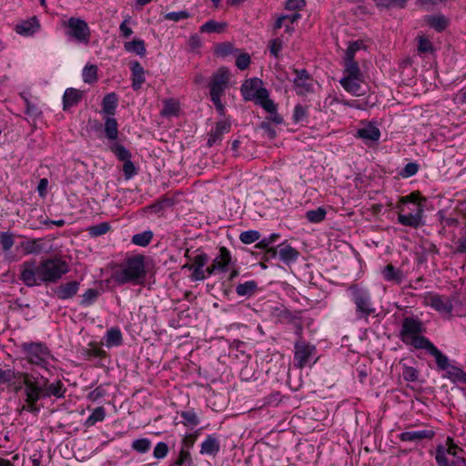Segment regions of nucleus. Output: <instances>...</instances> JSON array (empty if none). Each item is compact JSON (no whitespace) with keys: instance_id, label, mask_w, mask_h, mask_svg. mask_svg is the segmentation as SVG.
I'll return each mask as SVG.
<instances>
[{"instance_id":"nucleus-1","label":"nucleus","mask_w":466,"mask_h":466,"mask_svg":"<svg viewBox=\"0 0 466 466\" xmlns=\"http://www.w3.org/2000/svg\"><path fill=\"white\" fill-rule=\"evenodd\" d=\"M69 271L67 263L58 258H46L39 263L35 259L20 265V280L28 288L41 283H56Z\"/></svg>"},{"instance_id":"nucleus-2","label":"nucleus","mask_w":466,"mask_h":466,"mask_svg":"<svg viewBox=\"0 0 466 466\" xmlns=\"http://www.w3.org/2000/svg\"><path fill=\"white\" fill-rule=\"evenodd\" d=\"M426 198L418 192L401 197L397 204L398 222L405 227L418 228L424 224L423 212Z\"/></svg>"},{"instance_id":"nucleus-3","label":"nucleus","mask_w":466,"mask_h":466,"mask_svg":"<svg viewBox=\"0 0 466 466\" xmlns=\"http://www.w3.org/2000/svg\"><path fill=\"white\" fill-rule=\"evenodd\" d=\"M146 257L138 254L126 258L115 271L114 280L118 285H142L147 278Z\"/></svg>"},{"instance_id":"nucleus-4","label":"nucleus","mask_w":466,"mask_h":466,"mask_svg":"<svg viewBox=\"0 0 466 466\" xmlns=\"http://www.w3.org/2000/svg\"><path fill=\"white\" fill-rule=\"evenodd\" d=\"M24 359L31 365L42 370H49L53 359L51 350L47 345L41 341H27L19 345Z\"/></svg>"},{"instance_id":"nucleus-5","label":"nucleus","mask_w":466,"mask_h":466,"mask_svg":"<svg viewBox=\"0 0 466 466\" xmlns=\"http://www.w3.org/2000/svg\"><path fill=\"white\" fill-rule=\"evenodd\" d=\"M348 293L355 305V315L357 319H368L376 311L371 295L368 289L357 284L350 285Z\"/></svg>"},{"instance_id":"nucleus-6","label":"nucleus","mask_w":466,"mask_h":466,"mask_svg":"<svg viewBox=\"0 0 466 466\" xmlns=\"http://www.w3.org/2000/svg\"><path fill=\"white\" fill-rule=\"evenodd\" d=\"M230 73L225 66L219 67L213 73L209 82V95L216 110L220 116L225 114V106L222 104L221 96L224 95L229 82Z\"/></svg>"},{"instance_id":"nucleus-7","label":"nucleus","mask_w":466,"mask_h":466,"mask_svg":"<svg viewBox=\"0 0 466 466\" xmlns=\"http://www.w3.org/2000/svg\"><path fill=\"white\" fill-rule=\"evenodd\" d=\"M422 332V323L420 319L407 317L403 319L400 337L403 343L410 345L416 349H423L424 347L419 346L420 339L429 340L426 337L420 336Z\"/></svg>"},{"instance_id":"nucleus-8","label":"nucleus","mask_w":466,"mask_h":466,"mask_svg":"<svg viewBox=\"0 0 466 466\" xmlns=\"http://www.w3.org/2000/svg\"><path fill=\"white\" fill-rule=\"evenodd\" d=\"M316 346L301 339L294 343V365L299 369L310 366L317 362Z\"/></svg>"},{"instance_id":"nucleus-9","label":"nucleus","mask_w":466,"mask_h":466,"mask_svg":"<svg viewBox=\"0 0 466 466\" xmlns=\"http://www.w3.org/2000/svg\"><path fill=\"white\" fill-rule=\"evenodd\" d=\"M241 94L245 100L255 101L258 106L269 98L268 91L262 86V81L257 77L248 79L242 84Z\"/></svg>"},{"instance_id":"nucleus-10","label":"nucleus","mask_w":466,"mask_h":466,"mask_svg":"<svg viewBox=\"0 0 466 466\" xmlns=\"http://www.w3.org/2000/svg\"><path fill=\"white\" fill-rule=\"evenodd\" d=\"M65 25L67 28L66 35L70 38L75 39L78 43L87 44L89 42L90 28L85 20L70 17Z\"/></svg>"},{"instance_id":"nucleus-11","label":"nucleus","mask_w":466,"mask_h":466,"mask_svg":"<svg viewBox=\"0 0 466 466\" xmlns=\"http://www.w3.org/2000/svg\"><path fill=\"white\" fill-rule=\"evenodd\" d=\"M425 304L445 316L451 315L453 310L452 299L438 293H429L425 297Z\"/></svg>"},{"instance_id":"nucleus-12","label":"nucleus","mask_w":466,"mask_h":466,"mask_svg":"<svg viewBox=\"0 0 466 466\" xmlns=\"http://www.w3.org/2000/svg\"><path fill=\"white\" fill-rule=\"evenodd\" d=\"M296 77L293 80L294 89L299 96L313 93L314 80L306 69H295Z\"/></svg>"},{"instance_id":"nucleus-13","label":"nucleus","mask_w":466,"mask_h":466,"mask_svg":"<svg viewBox=\"0 0 466 466\" xmlns=\"http://www.w3.org/2000/svg\"><path fill=\"white\" fill-rule=\"evenodd\" d=\"M268 252L272 253V256L278 254L280 261L288 266L295 263L299 257V252L286 242L279 245L278 250L276 248H269Z\"/></svg>"},{"instance_id":"nucleus-14","label":"nucleus","mask_w":466,"mask_h":466,"mask_svg":"<svg viewBox=\"0 0 466 466\" xmlns=\"http://www.w3.org/2000/svg\"><path fill=\"white\" fill-rule=\"evenodd\" d=\"M231 129V122L228 119H223L217 122L216 127L211 129L207 141V145L208 147H211L218 143H220L223 139V136L230 132Z\"/></svg>"},{"instance_id":"nucleus-15","label":"nucleus","mask_w":466,"mask_h":466,"mask_svg":"<svg viewBox=\"0 0 466 466\" xmlns=\"http://www.w3.org/2000/svg\"><path fill=\"white\" fill-rule=\"evenodd\" d=\"M356 137L362 139L366 145L376 143L380 138V131L376 123L369 122L357 130Z\"/></svg>"},{"instance_id":"nucleus-16","label":"nucleus","mask_w":466,"mask_h":466,"mask_svg":"<svg viewBox=\"0 0 466 466\" xmlns=\"http://www.w3.org/2000/svg\"><path fill=\"white\" fill-rule=\"evenodd\" d=\"M419 346L424 347L423 350H426L429 354L433 356L435 358L437 366L441 370H447L448 368L451 366L449 363V359L447 356H445L433 343H431L430 340H421Z\"/></svg>"},{"instance_id":"nucleus-17","label":"nucleus","mask_w":466,"mask_h":466,"mask_svg":"<svg viewBox=\"0 0 466 466\" xmlns=\"http://www.w3.org/2000/svg\"><path fill=\"white\" fill-rule=\"evenodd\" d=\"M24 384H25V402H37L43 397V388L34 383L29 374H24Z\"/></svg>"},{"instance_id":"nucleus-18","label":"nucleus","mask_w":466,"mask_h":466,"mask_svg":"<svg viewBox=\"0 0 466 466\" xmlns=\"http://www.w3.org/2000/svg\"><path fill=\"white\" fill-rule=\"evenodd\" d=\"M80 283L76 280L68 281L58 285L54 293L57 299L66 300L74 298L78 292Z\"/></svg>"},{"instance_id":"nucleus-19","label":"nucleus","mask_w":466,"mask_h":466,"mask_svg":"<svg viewBox=\"0 0 466 466\" xmlns=\"http://www.w3.org/2000/svg\"><path fill=\"white\" fill-rule=\"evenodd\" d=\"M42 388L44 398H50L54 396L57 399H61L65 397V393L66 391L64 383L60 380L48 384V380L45 379Z\"/></svg>"},{"instance_id":"nucleus-20","label":"nucleus","mask_w":466,"mask_h":466,"mask_svg":"<svg viewBox=\"0 0 466 466\" xmlns=\"http://www.w3.org/2000/svg\"><path fill=\"white\" fill-rule=\"evenodd\" d=\"M213 263L218 273L228 271L232 264L230 251L227 248L221 247L218 256L214 258Z\"/></svg>"},{"instance_id":"nucleus-21","label":"nucleus","mask_w":466,"mask_h":466,"mask_svg":"<svg viewBox=\"0 0 466 466\" xmlns=\"http://www.w3.org/2000/svg\"><path fill=\"white\" fill-rule=\"evenodd\" d=\"M129 67L132 79L131 86L135 91H137L146 81V71L138 61H132Z\"/></svg>"},{"instance_id":"nucleus-22","label":"nucleus","mask_w":466,"mask_h":466,"mask_svg":"<svg viewBox=\"0 0 466 466\" xmlns=\"http://www.w3.org/2000/svg\"><path fill=\"white\" fill-rule=\"evenodd\" d=\"M434 431L431 430L403 431L399 435V439L401 441L417 442L421 440H431L434 437Z\"/></svg>"},{"instance_id":"nucleus-23","label":"nucleus","mask_w":466,"mask_h":466,"mask_svg":"<svg viewBox=\"0 0 466 466\" xmlns=\"http://www.w3.org/2000/svg\"><path fill=\"white\" fill-rule=\"evenodd\" d=\"M220 450V442L214 434H209L203 441L200 447V454L202 455H209L215 456L218 453Z\"/></svg>"},{"instance_id":"nucleus-24","label":"nucleus","mask_w":466,"mask_h":466,"mask_svg":"<svg viewBox=\"0 0 466 466\" xmlns=\"http://www.w3.org/2000/svg\"><path fill=\"white\" fill-rule=\"evenodd\" d=\"M363 82V77H349L343 76L339 83L341 86L349 93L353 96H361L363 93L361 92V83Z\"/></svg>"},{"instance_id":"nucleus-25","label":"nucleus","mask_w":466,"mask_h":466,"mask_svg":"<svg viewBox=\"0 0 466 466\" xmlns=\"http://www.w3.org/2000/svg\"><path fill=\"white\" fill-rule=\"evenodd\" d=\"M82 92L78 89L69 87L66 88L63 96V109L65 111L76 106L82 99Z\"/></svg>"},{"instance_id":"nucleus-26","label":"nucleus","mask_w":466,"mask_h":466,"mask_svg":"<svg viewBox=\"0 0 466 466\" xmlns=\"http://www.w3.org/2000/svg\"><path fill=\"white\" fill-rule=\"evenodd\" d=\"M40 27L39 22L35 16L23 21L16 25L15 31L21 35L29 36L35 34Z\"/></svg>"},{"instance_id":"nucleus-27","label":"nucleus","mask_w":466,"mask_h":466,"mask_svg":"<svg viewBox=\"0 0 466 466\" xmlns=\"http://www.w3.org/2000/svg\"><path fill=\"white\" fill-rule=\"evenodd\" d=\"M260 106L268 113V119L276 125L283 123V117L277 111V105L270 98L260 103Z\"/></svg>"},{"instance_id":"nucleus-28","label":"nucleus","mask_w":466,"mask_h":466,"mask_svg":"<svg viewBox=\"0 0 466 466\" xmlns=\"http://www.w3.org/2000/svg\"><path fill=\"white\" fill-rule=\"evenodd\" d=\"M439 454L444 456L446 460L456 459V457H464V451L461 449L457 444L445 448L442 445H440L436 449L435 461H437V458Z\"/></svg>"},{"instance_id":"nucleus-29","label":"nucleus","mask_w":466,"mask_h":466,"mask_svg":"<svg viewBox=\"0 0 466 466\" xmlns=\"http://www.w3.org/2000/svg\"><path fill=\"white\" fill-rule=\"evenodd\" d=\"M104 132L108 140L115 141L118 137V123L114 116L104 118Z\"/></svg>"},{"instance_id":"nucleus-30","label":"nucleus","mask_w":466,"mask_h":466,"mask_svg":"<svg viewBox=\"0 0 466 466\" xmlns=\"http://www.w3.org/2000/svg\"><path fill=\"white\" fill-rule=\"evenodd\" d=\"M385 280L400 284L403 280V273L400 268H396L393 265L388 264L381 271Z\"/></svg>"},{"instance_id":"nucleus-31","label":"nucleus","mask_w":466,"mask_h":466,"mask_svg":"<svg viewBox=\"0 0 466 466\" xmlns=\"http://www.w3.org/2000/svg\"><path fill=\"white\" fill-rule=\"evenodd\" d=\"M117 96L114 92L106 94L102 101V112L106 114V116H114L117 107Z\"/></svg>"},{"instance_id":"nucleus-32","label":"nucleus","mask_w":466,"mask_h":466,"mask_svg":"<svg viewBox=\"0 0 466 466\" xmlns=\"http://www.w3.org/2000/svg\"><path fill=\"white\" fill-rule=\"evenodd\" d=\"M258 282L255 280H248L244 283H239L236 287V292L240 297H245L247 299L251 298L258 291Z\"/></svg>"},{"instance_id":"nucleus-33","label":"nucleus","mask_w":466,"mask_h":466,"mask_svg":"<svg viewBox=\"0 0 466 466\" xmlns=\"http://www.w3.org/2000/svg\"><path fill=\"white\" fill-rule=\"evenodd\" d=\"M105 344L107 348L120 346L123 342V337L120 329L114 327L107 329L105 335Z\"/></svg>"},{"instance_id":"nucleus-34","label":"nucleus","mask_w":466,"mask_h":466,"mask_svg":"<svg viewBox=\"0 0 466 466\" xmlns=\"http://www.w3.org/2000/svg\"><path fill=\"white\" fill-rule=\"evenodd\" d=\"M124 48L127 52L136 54L139 56H145L147 54L145 41L142 39H133L132 41L126 42Z\"/></svg>"},{"instance_id":"nucleus-35","label":"nucleus","mask_w":466,"mask_h":466,"mask_svg":"<svg viewBox=\"0 0 466 466\" xmlns=\"http://www.w3.org/2000/svg\"><path fill=\"white\" fill-rule=\"evenodd\" d=\"M379 10L402 9L408 0H372Z\"/></svg>"},{"instance_id":"nucleus-36","label":"nucleus","mask_w":466,"mask_h":466,"mask_svg":"<svg viewBox=\"0 0 466 466\" xmlns=\"http://www.w3.org/2000/svg\"><path fill=\"white\" fill-rule=\"evenodd\" d=\"M25 373L16 372L14 369L0 368V384L12 385L17 379L24 377Z\"/></svg>"},{"instance_id":"nucleus-37","label":"nucleus","mask_w":466,"mask_h":466,"mask_svg":"<svg viewBox=\"0 0 466 466\" xmlns=\"http://www.w3.org/2000/svg\"><path fill=\"white\" fill-rule=\"evenodd\" d=\"M426 22L438 32L443 31L449 24L448 19L443 15H427Z\"/></svg>"},{"instance_id":"nucleus-38","label":"nucleus","mask_w":466,"mask_h":466,"mask_svg":"<svg viewBox=\"0 0 466 466\" xmlns=\"http://www.w3.org/2000/svg\"><path fill=\"white\" fill-rule=\"evenodd\" d=\"M447 378L452 382L466 384V372L456 366L451 365L446 370Z\"/></svg>"},{"instance_id":"nucleus-39","label":"nucleus","mask_w":466,"mask_h":466,"mask_svg":"<svg viewBox=\"0 0 466 466\" xmlns=\"http://www.w3.org/2000/svg\"><path fill=\"white\" fill-rule=\"evenodd\" d=\"M344 76L363 77L359 63L352 59H344Z\"/></svg>"},{"instance_id":"nucleus-40","label":"nucleus","mask_w":466,"mask_h":466,"mask_svg":"<svg viewBox=\"0 0 466 466\" xmlns=\"http://www.w3.org/2000/svg\"><path fill=\"white\" fill-rule=\"evenodd\" d=\"M192 459L188 448H181L177 458L172 461L169 466H190Z\"/></svg>"},{"instance_id":"nucleus-41","label":"nucleus","mask_w":466,"mask_h":466,"mask_svg":"<svg viewBox=\"0 0 466 466\" xmlns=\"http://www.w3.org/2000/svg\"><path fill=\"white\" fill-rule=\"evenodd\" d=\"M99 296L100 291L98 289H88L82 294L80 305L83 307H90L96 301Z\"/></svg>"},{"instance_id":"nucleus-42","label":"nucleus","mask_w":466,"mask_h":466,"mask_svg":"<svg viewBox=\"0 0 466 466\" xmlns=\"http://www.w3.org/2000/svg\"><path fill=\"white\" fill-rule=\"evenodd\" d=\"M153 238V232L151 230H146L140 233H137L132 237L131 242L139 247H147Z\"/></svg>"},{"instance_id":"nucleus-43","label":"nucleus","mask_w":466,"mask_h":466,"mask_svg":"<svg viewBox=\"0 0 466 466\" xmlns=\"http://www.w3.org/2000/svg\"><path fill=\"white\" fill-rule=\"evenodd\" d=\"M97 66L95 65H86L82 71L83 81L86 84H93L97 80Z\"/></svg>"},{"instance_id":"nucleus-44","label":"nucleus","mask_w":466,"mask_h":466,"mask_svg":"<svg viewBox=\"0 0 466 466\" xmlns=\"http://www.w3.org/2000/svg\"><path fill=\"white\" fill-rule=\"evenodd\" d=\"M237 52L238 50L229 42L218 44L215 47L216 56L223 58L229 56L231 55H235Z\"/></svg>"},{"instance_id":"nucleus-45","label":"nucleus","mask_w":466,"mask_h":466,"mask_svg":"<svg viewBox=\"0 0 466 466\" xmlns=\"http://www.w3.org/2000/svg\"><path fill=\"white\" fill-rule=\"evenodd\" d=\"M110 229L111 226L108 222H101L99 224L90 226L87 228V232L90 237L96 238L106 234Z\"/></svg>"},{"instance_id":"nucleus-46","label":"nucleus","mask_w":466,"mask_h":466,"mask_svg":"<svg viewBox=\"0 0 466 466\" xmlns=\"http://www.w3.org/2000/svg\"><path fill=\"white\" fill-rule=\"evenodd\" d=\"M418 42V52L420 54H432L435 51V48L430 39L424 35H419L417 36Z\"/></svg>"},{"instance_id":"nucleus-47","label":"nucleus","mask_w":466,"mask_h":466,"mask_svg":"<svg viewBox=\"0 0 466 466\" xmlns=\"http://www.w3.org/2000/svg\"><path fill=\"white\" fill-rule=\"evenodd\" d=\"M326 214V209L319 207L316 209L308 210L305 217L311 223H319L325 219Z\"/></svg>"},{"instance_id":"nucleus-48","label":"nucleus","mask_w":466,"mask_h":466,"mask_svg":"<svg viewBox=\"0 0 466 466\" xmlns=\"http://www.w3.org/2000/svg\"><path fill=\"white\" fill-rule=\"evenodd\" d=\"M110 150L120 161H127L131 158L130 151L123 145L116 143L110 147Z\"/></svg>"},{"instance_id":"nucleus-49","label":"nucleus","mask_w":466,"mask_h":466,"mask_svg":"<svg viewBox=\"0 0 466 466\" xmlns=\"http://www.w3.org/2000/svg\"><path fill=\"white\" fill-rule=\"evenodd\" d=\"M131 448L138 453H147L151 448V441L147 438H140L132 441Z\"/></svg>"},{"instance_id":"nucleus-50","label":"nucleus","mask_w":466,"mask_h":466,"mask_svg":"<svg viewBox=\"0 0 466 466\" xmlns=\"http://www.w3.org/2000/svg\"><path fill=\"white\" fill-rule=\"evenodd\" d=\"M309 106L298 104L294 107L292 119L294 123H301L307 120L309 113Z\"/></svg>"},{"instance_id":"nucleus-51","label":"nucleus","mask_w":466,"mask_h":466,"mask_svg":"<svg viewBox=\"0 0 466 466\" xmlns=\"http://www.w3.org/2000/svg\"><path fill=\"white\" fill-rule=\"evenodd\" d=\"M437 464L439 466H466V460L464 457H456V459L446 460L443 455L439 454L437 458Z\"/></svg>"},{"instance_id":"nucleus-52","label":"nucleus","mask_w":466,"mask_h":466,"mask_svg":"<svg viewBox=\"0 0 466 466\" xmlns=\"http://www.w3.org/2000/svg\"><path fill=\"white\" fill-rule=\"evenodd\" d=\"M105 417V409L103 407H97L92 411V413L86 419V425L93 426L96 422L104 420Z\"/></svg>"},{"instance_id":"nucleus-53","label":"nucleus","mask_w":466,"mask_h":466,"mask_svg":"<svg viewBox=\"0 0 466 466\" xmlns=\"http://www.w3.org/2000/svg\"><path fill=\"white\" fill-rule=\"evenodd\" d=\"M82 355L86 359L91 360L93 358H102L106 355V352L101 348L89 344V348L82 350Z\"/></svg>"},{"instance_id":"nucleus-54","label":"nucleus","mask_w":466,"mask_h":466,"mask_svg":"<svg viewBox=\"0 0 466 466\" xmlns=\"http://www.w3.org/2000/svg\"><path fill=\"white\" fill-rule=\"evenodd\" d=\"M225 27V24L218 23L215 20H208L200 26L201 33H217L221 32Z\"/></svg>"},{"instance_id":"nucleus-55","label":"nucleus","mask_w":466,"mask_h":466,"mask_svg":"<svg viewBox=\"0 0 466 466\" xmlns=\"http://www.w3.org/2000/svg\"><path fill=\"white\" fill-rule=\"evenodd\" d=\"M181 418L186 426L195 427L199 424V419L193 410L182 411Z\"/></svg>"},{"instance_id":"nucleus-56","label":"nucleus","mask_w":466,"mask_h":466,"mask_svg":"<svg viewBox=\"0 0 466 466\" xmlns=\"http://www.w3.org/2000/svg\"><path fill=\"white\" fill-rule=\"evenodd\" d=\"M15 243L13 234L5 231L0 233V246L5 252L9 251Z\"/></svg>"},{"instance_id":"nucleus-57","label":"nucleus","mask_w":466,"mask_h":466,"mask_svg":"<svg viewBox=\"0 0 466 466\" xmlns=\"http://www.w3.org/2000/svg\"><path fill=\"white\" fill-rule=\"evenodd\" d=\"M260 234L258 230L243 231L239 235V239L244 244H252L259 239Z\"/></svg>"},{"instance_id":"nucleus-58","label":"nucleus","mask_w":466,"mask_h":466,"mask_svg":"<svg viewBox=\"0 0 466 466\" xmlns=\"http://www.w3.org/2000/svg\"><path fill=\"white\" fill-rule=\"evenodd\" d=\"M419 171V165L415 162H409L400 171V176L403 178H409L415 176Z\"/></svg>"},{"instance_id":"nucleus-59","label":"nucleus","mask_w":466,"mask_h":466,"mask_svg":"<svg viewBox=\"0 0 466 466\" xmlns=\"http://www.w3.org/2000/svg\"><path fill=\"white\" fill-rule=\"evenodd\" d=\"M419 372L417 369L407 365L402 366V378L404 380L409 382H414L418 380Z\"/></svg>"},{"instance_id":"nucleus-60","label":"nucleus","mask_w":466,"mask_h":466,"mask_svg":"<svg viewBox=\"0 0 466 466\" xmlns=\"http://www.w3.org/2000/svg\"><path fill=\"white\" fill-rule=\"evenodd\" d=\"M283 48V41L279 37H276L269 41L268 43V49L270 52V55L274 57L278 58L279 56V54Z\"/></svg>"},{"instance_id":"nucleus-61","label":"nucleus","mask_w":466,"mask_h":466,"mask_svg":"<svg viewBox=\"0 0 466 466\" xmlns=\"http://www.w3.org/2000/svg\"><path fill=\"white\" fill-rule=\"evenodd\" d=\"M362 47H364V44L362 41H355L350 43V45L348 46L344 59H352L355 60V55L356 53L360 50Z\"/></svg>"},{"instance_id":"nucleus-62","label":"nucleus","mask_w":466,"mask_h":466,"mask_svg":"<svg viewBox=\"0 0 466 466\" xmlns=\"http://www.w3.org/2000/svg\"><path fill=\"white\" fill-rule=\"evenodd\" d=\"M362 47H364V44L362 41H355L350 43V45L348 46L344 59H352L355 60V55L356 53L360 50Z\"/></svg>"},{"instance_id":"nucleus-63","label":"nucleus","mask_w":466,"mask_h":466,"mask_svg":"<svg viewBox=\"0 0 466 466\" xmlns=\"http://www.w3.org/2000/svg\"><path fill=\"white\" fill-rule=\"evenodd\" d=\"M362 47H364V44L362 41H355L350 43V45L348 46L344 59H352L355 60V55L356 53L360 50Z\"/></svg>"},{"instance_id":"nucleus-64","label":"nucleus","mask_w":466,"mask_h":466,"mask_svg":"<svg viewBox=\"0 0 466 466\" xmlns=\"http://www.w3.org/2000/svg\"><path fill=\"white\" fill-rule=\"evenodd\" d=\"M362 47H364V44L362 41H355L350 43V45L348 46L344 59H352L355 60V55L356 53L360 50Z\"/></svg>"}]
</instances>
